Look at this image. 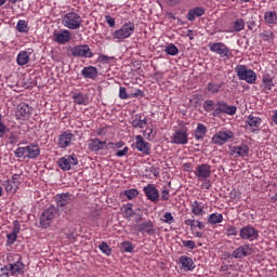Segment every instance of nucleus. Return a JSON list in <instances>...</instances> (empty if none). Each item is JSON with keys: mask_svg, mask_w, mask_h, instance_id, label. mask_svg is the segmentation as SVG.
<instances>
[{"mask_svg": "<svg viewBox=\"0 0 277 277\" xmlns=\"http://www.w3.org/2000/svg\"><path fill=\"white\" fill-rule=\"evenodd\" d=\"M15 157L24 159H38L40 157V146L38 144H29L25 147H18L14 151Z\"/></svg>", "mask_w": 277, "mask_h": 277, "instance_id": "obj_1", "label": "nucleus"}, {"mask_svg": "<svg viewBox=\"0 0 277 277\" xmlns=\"http://www.w3.org/2000/svg\"><path fill=\"white\" fill-rule=\"evenodd\" d=\"M62 23L64 27L71 30L81 29V25H83V18L79 13L69 12L63 16Z\"/></svg>", "mask_w": 277, "mask_h": 277, "instance_id": "obj_2", "label": "nucleus"}, {"mask_svg": "<svg viewBox=\"0 0 277 277\" xmlns=\"http://www.w3.org/2000/svg\"><path fill=\"white\" fill-rule=\"evenodd\" d=\"M235 72L240 81H246V83L250 84L256 83V72L246 65H237L235 67Z\"/></svg>", "mask_w": 277, "mask_h": 277, "instance_id": "obj_3", "label": "nucleus"}, {"mask_svg": "<svg viewBox=\"0 0 277 277\" xmlns=\"http://www.w3.org/2000/svg\"><path fill=\"white\" fill-rule=\"evenodd\" d=\"M135 32V24L133 22H127L124 23L121 28L115 30L113 32L114 40H118V42H122L123 40H127L130 36H133Z\"/></svg>", "mask_w": 277, "mask_h": 277, "instance_id": "obj_4", "label": "nucleus"}, {"mask_svg": "<svg viewBox=\"0 0 277 277\" xmlns=\"http://www.w3.org/2000/svg\"><path fill=\"white\" fill-rule=\"evenodd\" d=\"M68 53H70L72 57H82L84 60H90L94 57V53H92V50L88 44H79V45L69 48Z\"/></svg>", "mask_w": 277, "mask_h": 277, "instance_id": "obj_5", "label": "nucleus"}, {"mask_svg": "<svg viewBox=\"0 0 277 277\" xmlns=\"http://www.w3.org/2000/svg\"><path fill=\"white\" fill-rule=\"evenodd\" d=\"M221 114H226L227 116H235L237 114V107L230 106L226 102H217L213 111L214 117H219Z\"/></svg>", "mask_w": 277, "mask_h": 277, "instance_id": "obj_6", "label": "nucleus"}, {"mask_svg": "<svg viewBox=\"0 0 277 277\" xmlns=\"http://www.w3.org/2000/svg\"><path fill=\"white\" fill-rule=\"evenodd\" d=\"M9 261H12L9 264L11 276L23 274V271L25 269V264H23V258H21L19 254L12 255L11 260Z\"/></svg>", "mask_w": 277, "mask_h": 277, "instance_id": "obj_7", "label": "nucleus"}, {"mask_svg": "<svg viewBox=\"0 0 277 277\" xmlns=\"http://www.w3.org/2000/svg\"><path fill=\"white\" fill-rule=\"evenodd\" d=\"M79 163V159L75 155L64 156L57 160V166L64 172H68V170H72L74 166Z\"/></svg>", "mask_w": 277, "mask_h": 277, "instance_id": "obj_8", "label": "nucleus"}, {"mask_svg": "<svg viewBox=\"0 0 277 277\" xmlns=\"http://www.w3.org/2000/svg\"><path fill=\"white\" fill-rule=\"evenodd\" d=\"M56 213H57V209H55V207H50L45 209L40 216L41 227L49 228V226H51V222L55 220Z\"/></svg>", "mask_w": 277, "mask_h": 277, "instance_id": "obj_9", "label": "nucleus"}, {"mask_svg": "<svg viewBox=\"0 0 277 277\" xmlns=\"http://www.w3.org/2000/svg\"><path fill=\"white\" fill-rule=\"evenodd\" d=\"M233 137H235V133L230 130L219 131L212 136V142L219 146H224V144L229 142V140H233Z\"/></svg>", "mask_w": 277, "mask_h": 277, "instance_id": "obj_10", "label": "nucleus"}, {"mask_svg": "<svg viewBox=\"0 0 277 277\" xmlns=\"http://www.w3.org/2000/svg\"><path fill=\"white\" fill-rule=\"evenodd\" d=\"M261 124H263V119H261V117L249 115L247 117L245 128L251 133H259V131H261Z\"/></svg>", "mask_w": 277, "mask_h": 277, "instance_id": "obj_11", "label": "nucleus"}, {"mask_svg": "<svg viewBox=\"0 0 277 277\" xmlns=\"http://www.w3.org/2000/svg\"><path fill=\"white\" fill-rule=\"evenodd\" d=\"M209 49L212 53L220 55V57H225V60L230 57V49H228L223 42L210 43Z\"/></svg>", "mask_w": 277, "mask_h": 277, "instance_id": "obj_12", "label": "nucleus"}, {"mask_svg": "<svg viewBox=\"0 0 277 277\" xmlns=\"http://www.w3.org/2000/svg\"><path fill=\"white\" fill-rule=\"evenodd\" d=\"M239 236L247 241L259 239V232L252 225H247L240 229Z\"/></svg>", "mask_w": 277, "mask_h": 277, "instance_id": "obj_13", "label": "nucleus"}, {"mask_svg": "<svg viewBox=\"0 0 277 277\" xmlns=\"http://www.w3.org/2000/svg\"><path fill=\"white\" fill-rule=\"evenodd\" d=\"M171 142L172 144H177L182 146H185V144H188L189 136L187 134V129L176 130L171 137Z\"/></svg>", "mask_w": 277, "mask_h": 277, "instance_id": "obj_14", "label": "nucleus"}, {"mask_svg": "<svg viewBox=\"0 0 277 277\" xmlns=\"http://www.w3.org/2000/svg\"><path fill=\"white\" fill-rule=\"evenodd\" d=\"M229 155L232 157H248L250 155V147L246 143L229 147Z\"/></svg>", "mask_w": 277, "mask_h": 277, "instance_id": "obj_15", "label": "nucleus"}, {"mask_svg": "<svg viewBox=\"0 0 277 277\" xmlns=\"http://www.w3.org/2000/svg\"><path fill=\"white\" fill-rule=\"evenodd\" d=\"M194 174L198 181H205V179L211 176V166L209 163L199 164L196 167Z\"/></svg>", "mask_w": 277, "mask_h": 277, "instance_id": "obj_16", "label": "nucleus"}, {"mask_svg": "<svg viewBox=\"0 0 277 277\" xmlns=\"http://www.w3.org/2000/svg\"><path fill=\"white\" fill-rule=\"evenodd\" d=\"M32 108L25 103L18 104L15 116L17 120H27L31 116Z\"/></svg>", "mask_w": 277, "mask_h": 277, "instance_id": "obj_17", "label": "nucleus"}, {"mask_svg": "<svg viewBox=\"0 0 277 277\" xmlns=\"http://www.w3.org/2000/svg\"><path fill=\"white\" fill-rule=\"evenodd\" d=\"M75 134L70 133L69 131H64L62 134L58 135L57 146L58 148H68L72 145V138Z\"/></svg>", "mask_w": 277, "mask_h": 277, "instance_id": "obj_18", "label": "nucleus"}, {"mask_svg": "<svg viewBox=\"0 0 277 277\" xmlns=\"http://www.w3.org/2000/svg\"><path fill=\"white\" fill-rule=\"evenodd\" d=\"M143 192L150 202H159V189L155 187L153 184H147L144 188Z\"/></svg>", "mask_w": 277, "mask_h": 277, "instance_id": "obj_19", "label": "nucleus"}, {"mask_svg": "<svg viewBox=\"0 0 277 277\" xmlns=\"http://www.w3.org/2000/svg\"><path fill=\"white\" fill-rule=\"evenodd\" d=\"M88 148L91 153H98V150H107V142L101 141L98 138H91L88 143Z\"/></svg>", "mask_w": 277, "mask_h": 277, "instance_id": "obj_20", "label": "nucleus"}, {"mask_svg": "<svg viewBox=\"0 0 277 277\" xmlns=\"http://www.w3.org/2000/svg\"><path fill=\"white\" fill-rule=\"evenodd\" d=\"M54 200L56 202V207L62 209L70 205V202L72 201V195H70V193L57 194L54 196Z\"/></svg>", "mask_w": 277, "mask_h": 277, "instance_id": "obj_21", "label": "nucleus"}, {"mask_svg": "<svg viewBox=\"0 0 277 277\" xmlns=\"http://www.w3.org/2000/svg\"><path fill=\"white\" fill-rule=\"evenodd\" d=\"M250 254H252L250 245H242L233 251L232 256L234 259H246V256H250Z\"/></svg>", "mask_w": 277, "mask_h": 277, "instance_id": "obj_22", "label": "nucleus"}, {"mask_svg": "<svg viewBox=\"0 0 277 277\" xmlns=\"http://www.w3.org/2000/svg\"><path fill=\"white\" fill-rule=\"evenodd\" d=\"M72 38V34H70V30L63 29L60 32H54V42L57 44H66L70 42Z\"/></svg>", "mask_w": 277, "mask_h": 277, "instance_id": "obj_23", "label": "nucleus"}, {"mask_svg": "<svg viewBox=\"0 0 277 277\" xmlns=\"http://www.w3.org/2000/svg\"><path fill=\"white\" fill-rule=\"evenodd\" d=\"M138 233H146V235L153 236L157 233V228H155V223L153 221L147 220L137 225Z\"/></svg>", "mask_w": 277, "mask_h": 277, "instance_id": "obj_24", "label": "nucleus"}, {"mask_svg": "<svg viewBox=\"0 0 277 277\" xmlns=\"http://www.w3.org/2000/svg\"><path fill=\"white\" fill-rule=\"evenodd\" d=\"M135 140V148L143 155H150V143L145 142L142 135H136Z\"/></svg>", "mask_w": 277, "mask_h": 277, "instance_id": "obj_25", "label": "nucleus"}, {"mask_svg": "<svg viewBox=\"0 0 277 277\" xmlns=\"http://www.w3.org/2000/svg\"><path fill=\"white\" fill-rule=\"evenodd\" d=\"M190 212L193 213V215H196L197 217H202V215H206L207 213L205 211V203L198 200L193 201L190 203Z\"/></svg>", "mask_w": 277, "mask_h": 277, "instance_id": "obj_26", "label": "nucleus"}, {"mask_svg": "<svg viewBox=\"0 0 277 277\" xmlns=\"http://www.w3.org/2000/svg\"><path fill=\"white\" fill-rule=\"evenodd\" d=\"M180 264L182 265V269H184V272H194V269H196L194 260L187 255H182L180 258Z\"/></svg>", "mask_w": 277, "mask_h": 277, "instance_id": "obj_27", "label": "nucleus"}, {"mask_svg": "<svg viewBox=\"0 0 277 277\" xmlns=\"http://www.w3.org/2000/svg\"><path fill=\"white\" fill-rule=\"evenodd\" d=\"M81 75L84 79H96L98 77V69L94 66H87L82 68Z\"/></svg>", "mask_w": 277, "mask_h": 277, "instance_id": "obj_28", "label": "nucleus"}, {"mask_svg": "<svg viewBox=\"0 0 277 277\" xmlns=\"http://www.w3.org/2000/svg\"><path fill=\"white\" fill-rule=\"evenodd\" d=\"M264 23L268 27H274V25H277V12H276V10L266 11L264 13Z\"/></svg>", "mask_w": 277, "mask_h": 277, "instance_id": "obj_29", "label": "nucleus"}, {"mask_svg": "<svg viewBox=\"0 0 277 277\" xmlns=\"http://www.w3.org/2000/svg\"><path fill=\"white\" fill-rule=\"evenodd\" d=\"M205 14V8L202 6H196L188 11L186 17L188 21H196V17L199 18L200 16H203Z\"/></svg>", "mask_w": 277, "mask_h": 277, "instance_id": "obj_30", "label": "nucleus"}, {"mask_svg": "<svg viewBox=\"0 0 277 277\" xmlns=\"http://www.w3.org/2000/svg\"><path fill=\"white\" fill-rule=\"evenodd\" d=\"M205 135H207V126H205L203 123H198L194 133L195 140H197V142H200V140H205Z\"/></svg>", "mask_w": 277, "mask_h": 277, "instance_id": "obj_31", "label": "nucleus"}, {"mask_svg": "<svg viewBox=\"0 0 277 277\" xmlns=\"http://www.w3.org/2000/svg\"><path fill=\"white\" fill-rule=\"evenodd\" d=\"M30 55H31V52L21 51L17 54V58H16L18 66H26V64H29Z\"/></svg>", "mask_w": 277, "mask_h": 277, "instance_id": "obj_32", "label": "nucleus"}, {"mask_svg": "<svg viewBox=\"0 0 277 277\" xmlns=\"http://www.w3.org/2000/svg\"><path fill=\"white\" fill-rule=\"evenodd\" d=\"M71 98L74 100V103H76V105H88V95L81 92L74 93Z\"/></svg>", "mask_w": 277, "mask_h": 277, "instance_id": "obj_33", "label": "nucleus"}, {"mask_svg": "<svg viewBox=\"0 0 277 277\" xmlns=\"http://www.w3.org/2000/svg\"><path fill=\"white\" fill-rule=\"evenodd\" d=\"M224 222V215L222 213L214 212L208 216V224L215 226V224H222Z\"/></svg>", "mask_w": 277, "mask_h": 277, "instance_id": "obj_34", "label": "nucleus"}, {"mask_svg": "<svg viewBox=\"0 0 277 277\" xmlns=\"http://www.w3.org/2000/svg\"><path fill=\"white\" fill-rule=\"evenodd\" d=\"M222 88H224V82H221V83L210 82L207 84L206 90H208L210 94H220V92H222Z\"/></svg>", "mask_w": 277, "mask_h": 277, "instance_id": "obj_35", "label": "nucleus"}, {"mask_svg": "<svg viewBox=\"0 0 277 277\" xmlns=\"http://www.w3.org/2000/svg\"><path fill=\"white\" fill-rule=\"evenodd\" d=\"M262 87L264 90H272V88H274V79H272L269 74H264L262 76Z\"/></svg>", "mask_w": 277, "mask_h": 277, "instance_id": "obj_36", "label": "nucleus"}, {"mask_svg": "<svg viewBox=\"0 0 277 277\" xmlns=\"http://www.w3.org/2000/svg\"><path fill=\"white\" fill-rule=\"evenodd\" d=\"M121 196H126V198H128V200H135V198H137V196H140V192L135 188H130V189L123 190L121 193Z\"/></svg>", "mask_w": 277, "mask_h": 277, "instance_id": "obj_37", "label": "nucleus"}, {"mask_svg": "<svg viewBox=\"0 0 277 277\" xmlns=\"http://www.w3.org/2000/svg\"><path fill=\"white\" fill-rule=\"evenodd\" d=\"M259 38H261V40H263L264 42H269L271 40H274V38H276V36L274 35V31H272V30H264L259 34Z\"/></svg>", "mask_w": 277, "mask_h": 277, "instance_id": "obj_38", "label": "nucleus"}, {"mask_svg": "<svg viewBox=\"0 0 277 277\" xmlns=\"http://www.w3.org/2000/svg\"><path fill=\"white\" fill-rule=\"evenodd\" d=\"M16 29L19 34H28L29 32V26L27 24V21L19 19L16 25Z\"/></svg>", "mask_w": 277, "mask_h": 277, "instance_id": "obj_39", "label": "nucleus"}, {"mask_svg": "<svg viewBox=\"0 0 277 277\" xmlns=\"http://www.w3.org/2000/svg\"><path fill=\"white\" fill-rule=\"evenodd\" d=\"M233 29L234 31H243V29H246V21H243V18H237L234 23H233Z\"/></svg>", "mask_w": 277, "mask_h": 277, "instance_id": "obj_40", "label": "nucleus"}, {"mask_svg": "<svg viewBox=\"0 0 277 277\" xmlns=\"http://www.w3.org/2000/svg\"><path fill=\"white\" fill-rule=\"evenodd\" d=\"M164 53H167V55H172V56L179 55V48H176L174 43H169L164 48Z\"/></svg>", "mask_w": 277, "mask_h": 277, "instance_id": "obj_41", "label": "nucleus"}, {"mask_svg": "<svg viewBox=\"0 0 277 277\" xmlns=\"http://www.w3.org/2000/svg\"><path fill=\"white\" fill-rule=\"evenodd\" d=\"M203 109L205 111H215V102H213L212 100H206L203 102Z\"/></svg>", "mask_w": 277, "mask_h": 277, "instance_id": "obj_42", "label": "nucleus"}, {"mask_svg": "<svg viewBox=\"0 0 277 277\" xmlns=\"http://www.w3.org/2000/svg\"><path fill=\"white\" fill-rule=\"evenodd\" d=\"M131 124L134 129H144V126H142V116L135 115L131 121Z\"/></svg>", "mask_w": 277, "mask_h": 277, "instance_id": "obj_43", "label": "nucleus"}, {"mask_svg": "<svg viewBox=\"0 0 277 277\" xmlns=\"http://www.w3.org/2000/svg\"><path fill=\"white\" fill-rule=\"evenodd\" d=\"M100 250L103 252V254H106V256L111 255V248H109V245H107V242H102L98 246Z\"/></svg>", "mask_w": 277, "mask_h": 277, "instance_id": "obj_44", "label": "nucleus"}, {"mask_svg": "<svg viewBox=\"0 0 277 277\" xmlns=\"http://www.w3.org/2000/svg\"><path fill=\"white\" fill-rule=\"evenodd\" d=\"M121 250H122V252H133V250H134L133 242H131V241L122 242Z\"/></svg>", "mask_w": 277, "mask_h": 277, "instance_id": "obj_45", "label": "nucleus"}, {"mask_svg": "<svg viewBox=\"0 0 277 277\" xmlns=\"http://www.w3.org/2000/svg\"><path fill=\"white\" fill-rule=\"evenodd\" d=\"M119 98H121V101H127V98H131V94L127 93V88H119Z\"/></svg>", "mask_w": 277, "mask_h": 277, "instance_id": "obj_46", "label": "nucleus"}, {"mask_svg": "<svg viewBox=\"0 0 277 277\" xmlns=\"http://www.w3.org/2000/svg\"><path fill=\"white\" fill-rule=\"evenodd\" d=\"M16 239H18V236H16L15 234H8L6 235V246H14V243L16 242Z\"/></svg>", "mask_w": 277, "mask_h": 277, "instance_id": "obj_47", "label": "nucleus"}, {"mask_svg": "<svg viewBox=\"0 0 277 277\" xmlns=\"http://www.w3.org/2000/svg\"><path fill=\"white\" fill-rule=\"evenodd\" d=\"M22 175H23V173H21V174H13V176H12L11 183H13L15 189H16V187H18V185H21V183L23 181V179L21 177Z\"/></svg>", "mask_w": 277, "mask_h": 277, "instance_id": "obj_48", "label": "nucleus"}, {"mask_svg": "<svg viewBox=\"0 0 277 277\" xmlns=\"http://www.w3.org/2000/svg\"><path fill=\"white\" fill-rule=\"evenodd\" d=\"M8 133V126L3 123V116L0 114V137Z\"/></svg>", "mask_w": 277, "mask_h": 277, "instance_id": "obj_49", "label": "nucleus"}, {"mask_svg": "<svg viewBox=\"0 0 277 277\" xmlns=\"http://www.w3.org/2000/svg\"><path fill=\"white\" fill-rule=\"evenodd\" d=\"M124 215L126 217H133V215H135V212L133 211V203L127 205V208L124 209Z\"/></svg>", "mask_w": 277, "mask_h": 277, "instance_id": "obj_50", "label": "nucleus"}, {"mask_svg": "<svg viewBox=\"0 0 277 277\" xmlns=\"http://www.w3.org/2000/svg\"><path fill=\"white\" fill-rule=\"evenodd\" d=\"M162 222H164V224H173L174 222V216H172V213L171 212H166L163 214V220Z\"/></svg>", "mask_w": 277, "mask_h": 277, "instance_id": "obj_51", "label": "nucleus"}, {"mask_svg": "<svg viewBox=\"0 0 277 277\" xmlns=\"http://www.w3.org/2000/svg\"><path fill=\"white\" fill-rule=\"evenodd\" d=\"M182 245L184 248H188V250H196V242L194 240H183Z\"/></svg>", "mask_w": 277, "mask_h": 277, "instance_id": "obj_52", "label": "nucleus"}, {"mask_svg": "<svg viewBox=\"0 0 277 277\" xmlns=\"http://www.w3.org/2000/svg\"><path fill=\"white\" fill-rule=\"evenodd\" d=\"M226 233L228 237H237V227L233 225H228L226 228Z\"/></svg>", "mask_w": 277, "mask_h": 277, "instance_id": "obj_53", "label": "nucleus"}, {"mask_svg": "<svg viewBox=\"0 0 277 277\" xmlns=\"http://www.w3.org/2000/svg\"><path fill=\"white\" fill-rule=\"evenodd\" d=\"M146 172L148 173V176L153 174V176H159V168L157 167H148L146 169Z\"/></svg>", "mask_w": 277, "mask_h": 277, "instance_id": "obj_54", "label": "nucleus"}, {"mask_svg": "<svg viewBox=\"0 0 277 277\" xmlns=\"http://www.w3.org/2000/svg\"><path fill=\"white\" fill-rule=\"evenodd\" d=\"M18 233H21V223H18V221H14L11 234L18 237Z\"/></svg>", "mask_w": 277, "mask_h": 277, "instance_id": "obj_55", "label": "nucleus"}, {"mask_svg": "<svg viewBox=\"0 0 277 277\" xmlns=\"http://www.w3.org/2000/svg\"><path fill=\"white\" fill-rule=\"evenodd\" d=\"M3 187H4L5 192H13V190H14V187H16V186H14V184H13L12 181L6 180V181H4V183H3Z\"/></svg>", "mask_w": 277, "mask_h": 277, "instance_id": "obj_56", "label": "nucleus"}, {"mask_svg": "<svg viewBox=\"0 0 277 277\" xmlns=\"http://www.w3.org/2000/svg\"><path fill=\"white\" fill-rule=\"evenodd\" d=\"M144 96V91L136 89L134 93L130 94V98H142Z\"/></svg>", "mask_w": 277, "mask_h": 277, "instance_id": "obj_57", "label": "nucleus"}, {"mask_svg": "<svg viewBox=\"0 0 277 277\" xmlns=\"http://www.w3.org/2000/svg\"><path fill=\"white\" fill-rule=\"evenodd\" d=\"M0 276L1 277H9L10 276V267L8 265H4L0 268Z\"/></svg>", "mask_w": 277, "mask_h": 277, "instance_id": "obj_58", "label": "nucleus"}, {"mask_svg": "<svg viewBox=\"0 0 277 277\" xmlns=\"http://www.w3.org/2000/svg\"><path fill=\"white\" fill-rule=\"evenodd\" d=\"M105 21L110 27H116V18L111 17V15H105Z\"/></svg>", "mask_w": 277, "mask_h": 277, "instance_id": "obj_59", "label": "nucleus"}, {"mask_svg": "<svg viewBox=\"0 0 277 277\" xmlns=\"http://www.w3.org/2000/svg\"><path fill=\"white\" fill-rule=\"evenodd\" d=\"M185 226H190V230H194L196 228V220L188 219L184 221Z\"/></svg>", "mask_w": 277, "mask_h": 277, "instance_id": "obj_60", "label": "nucleus"}, {"mask_svg": "<svg viewBox=\"0 0 277 277\" xmlns=\"http://www.w3.org/2000/svg\"><path fill=\"white\" fill-rule=\"evenodd\" d=\"M128 153H129V147H124L121 150H117L116 156L117 157H124V156L128 155Z\"/></svg>", "mask_w": 277, "mask_h": 277, "instance_id": "obj_61", "label": "nucleus"}, {"mask_svg": "<svg viewBox=\"0 0 277 277\" xmlns=\"http://www.w3.org/2000/svg\"><path fill=\"white\" fill-rule=\"evenodd\" d=\"M247 27L250 31H253L256 28V22L253 19L247 22Z\"/></svg>", "mask_w": 277, "mask_h": 277, "instance_id": "obj_62", "label": "nucleus"}, {"mask_svg": "<svg viewBox=\"0 0 277 277\" xmlns=\"http://www.w3.org/2000/svg\"><path fill=\"white\" fill-rule=\"evenodd\" d=\"M161 200H170V190H168V189L162 190Z\"/></svg>", "mask_w": 277, "mask_h": 277, "instance_id": "obj_63", "label": "nucleus"}, {"mask_svg": "<svg viewBox=\"0 0 277 277\" xmlns=\"http://www.w3.org/2000/svg\"><path fill=\"white\" fill-rule=\"evenodd\" d=\"M144 135H145V137H147V140H150V137H153V129L147 128V129L144 131Z\"/></svg>", "mask_w": 277, "mask_h": 277, "instance_id": "obj_64", "label": "nucleus"}]
</instances>
